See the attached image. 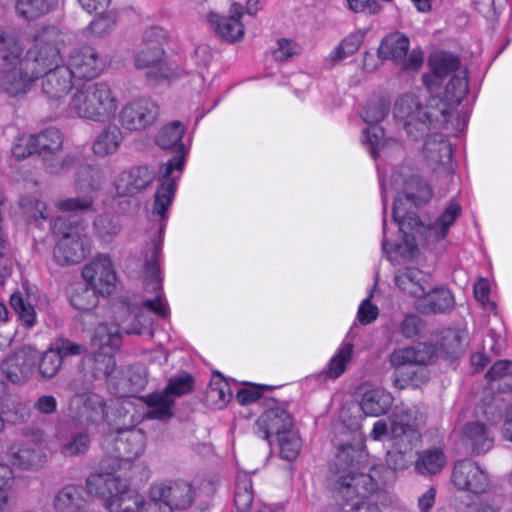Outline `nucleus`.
<instances>
[{
	"mask_svg": "<svg viewBox=\"0 0 512 512\" xmlns=\"http://www.w3.org/2000/svg\"><path fill=\"white\" fill-rule=\"evenodd\" d=\"M137 509L135 512H170V506L163 499V496L154 494V485L149 489V497L143 500L139 495Z\"/></svg>",
	"mask_w": 512,
	"mask_h": 512,
	"instance_id": "64",
	"label": "nucleus"
},
{
	"mask_svg": "<svg viewBox=\"0 0 512 512\" xmlns=\"http://www.w3.org/2000/svg\"><path fill=\"white\" fill-rule=\"evenodd\" d=\"M85 489L88 494L102 498L109 512H135L139 503V494L130 489L125 479L112 473L90 474Z\"/></svg>",
	"mask_w": 512,
	"mask_h": 512,
	"instance_id": "4",
	"label": "nucleus"
},
{
	"mask_svg": "<svg viewBox=\"0 0 512 512\" xmlns=\"http://www.w3.org/2000/svg\"><path fill=\"white\" fill-rule=\"evenodd\" d=\"M36 154L46 159L48 156L58 154L62 149L63 138L60 131L54 127L47 128L32 135Z\"/></svg>",
	"mask_w": 512,
	"mask_h": 512,
	"instance_id": "37",
	"label": "nucleus"
},
{
	"mask_svg": "<svg viewBox=\"0 0 512 512\" xmlns=\"http://www.w3.org/2000/svg\"><path fill=\"white\" fill-rule=\"evenodd\" d=\"M446 463L444 452L440 448L421 451L415 461V470L422 475L440 472Z\"/></svg>",
	"mask_w": 512,
	"mask_h": 512,
	"instance_id": "41",
	"label": "nucleus"
},
{
	"mask_svg": "<svg viewBox=\"0 0 512 512\" xmlns=\"http://www.w3.org/2000/svg\"><path fill=\"white\" fill-rule=\"evenodd\" d=\"M20 209L27 221L47 219L46 205L35 197H25L20 203Z\"/></svg>",
	"mask_w": 512,
	"mask_h": 512,
	"instance_id": "60",
	"label": "nucleus"
},
{
	"mask_svg": "<svg viewBox=\"0 0 512 512\" xmlns=\"http://www.w3.org/2000/svg\"><path fill=\"white\" fill-rule=\"evenodd\" d=\"M55 231L60 236L53 254L60 265L80 263L90 252V241L86 228L80 224H66L65 219L55 222Z\"/></svg>",
	"mask_w": 512,
	"mask_h": 512,
	"instance_id": "7",
	"label": "nucleus"
},
{
	"mask_svg": "<svg viewBox=\"0 0 512 512\" xmlns=\"http://www.w3.org/2000/svg\"><path fill=\"white\" fill-rule=\"evenodd\" d=\"M424 154L428 165L436 170L439 165H448L451 161L452 148L443 135H431L424 143Z\"/></svg>",
	"mask_w": 512,
	"mask_h": 512,
	"instance_id": "30",
	"label": "nucleus"
},
{
	"mask_svg": "<svg viewBox=\"0 0 512 512\" xmlns=\"http://www.w3.org/2000/svg\"><path fill=\"white\" fill-rule=\"evenodd\" d=\"M36 80L24 58L0 65V89L10 97L25 95Z\"/></svg>",
	"mask_w": 512,
	"mask_h": 512,
	"instance_id": "12",
	"label": "nucleus"
},
{
	"mask_svg": "<svg viewBox=\"0 0 512 512\" xmlns=\"http://www.w3.org/2000/svg\"><path fill=\"white\" fill-rule=\"evenodd\" d=\"M117 108V98L110 86L104 82L74 87L68 102L71 114L96 122L111 119Z\"/></svg>",
	"mask_w": 512,
	"mask_h": 512,
	"instance_id": "3",
	"label": "nucleus"
},
{
	"mask_svg": "<svg viewBox=\"0 0 512 512\" xmlns=\"http://www.w3.org/2000/svg\"><path fill=\"white\" fill-rule=\"evenodd\" d=\"M452 106L446 99L439 97H431L429 99L423 113L424 120L428 121V131L431 127L436 128L437 126L447 124Z\"/></svg>",
	"mask_w": 512,
	"mask_h": 512,
	"instance_id": "39",
	"label": "nucleus"
},
{
	"mask_svg": "<svg viewBox=\"0 0 512 512\" xmlns=\"http://www.w3.org/2000/svg\"><path fill=\"white\" fill-rule=\"evenodd\" d=\"M195 488L186 481H174L154 484V494L163 496L170 512L190 507L195 499Z\"/></svg>",
	"mask_w": 512,
	"mask_h": 512,
	"instance_id": "22",
	"label": "nucleus"
},
{
	"mask_svg": "<svg viewBox=\"0 0 512 512\" xmlns=\"http://www.w3.org/2000/svg\"><path fill=\"white\" fill-rule=\"evenodd\" d=\"M90 431L83 430L69 436L59 437V451L65 457H78L85 455L91 446Z\"/></svg>",
	"mask_w": 512,
	"mask_h": 512,
	"instance_id": "38",
	"label": "nucleus"
},
{
	"mask_svg": "<svg viewBox=\"0 0 512 512\" xmlns=\"http://www.w3.org/2000/svg\"><path fill=\"white\" fill-rule=\"evenodd\" d=\"M431 359L432 354L422 344L395 350L389 358L391 365L396 369L395 386L419 387L426 383L429 378L426 366Z\"/></svg>",
	"mask_w": 512,
	"mask_h": 512,
	"instance_id": "5",
	"label": "nucleus"
},
{
	"mask_svg": "<svg viewBox=\"0 0 512 512\" xmlns=\"http://www.w3.org/2000/svg\"><path fill=\"white\" fill-rule=\"evenodd\" d=\"M69 414L78 426L95 433L104 428L108 417V409L106 401L101 395L81 393L71 398Z\"/></svg>",
	"mask_w": 512,
	"mask_h": 512,
	"instance_id": "8",
	"label": "nucleus"
},
{
	"mask_svg": "<svg viewBox=\"0 0 512 512\" xmlns=\"http://www.w3.org/2000/svg\"><path fill=\"white\" fill-rule=\"evenodd\" d=\"M23 57V47L15 33L0 27V65Z\"/></svg>",
	"mask_w": 512,
	"mask_h": 512,
	"instance_id": "44",
	"label": "nucleus"
},
{
	"mask_svg": "<svg viewBox=\"0 0 512 512\" xmlns=\"http://www.w3.org/2000/svg\"><path fill=\"white\" fill-rule=\"evenodd\" d=\"M390 436L392 440L407 441L410 448L420 441L419 426L424 422V415L416 407L396 406L389 417Z\"/></svg>",
	"mask_w": 512,
	"mask_h": 512,
	"instance_id": "11",
	"label": "nucleus"
},
{
	"mask_svg": "<svg viewBox=\"0 0 512 512\" xmlns=\"http://www.w3.org/2000/svg\"><path fill=\"white\" fill-rule=\"evenodd\" d=\"M120 142V129L117 126H108L97 136L93 144V151L97 156L104 157L115 153Z\"/></svg>",
	"mask_w": 512,
	"mask_h": 512,
	"instance_id": "43",
	"label": "nucleus"
},
{
	"mask_svg": "<svg viewBox=\"0 0 512 512\" xmlns=\"http://www.w3.org/2000/svg\"><path fill=\"white\" fill-rule=\"evenodd\" d=\"M121 326L115 324H99L94 332L92 344L99 349L98 352H109L117 350L121 346Z\"/></svg>",
	"mask_w": 512,
	"mask_h": 512,
	"instance_id": "36",
	"label": "nucleus"
},
{
	"mask_svg": "<svg viewBox=\"0 0 512 512\" xmlns=\"http://www.w3.org/2000/svg\"><path fill=\"white\" fill-rule=\"evenodd\" d=\"M416 307L424 314L444 313L453 309L454 297L443 287L428 289L417 299Z\"/></svg>",
	"mask_w": 512,
	"mask_h": 512,
	"instance_id": "25",
	"label": "nucleus"
},
{
	"mask_svg": "<svg viewBox=\"0 0 512 512\" xmlns=\"http://www.w3.org/2000/svg\"><path fill=\"white\" fill-rule=\"evenodd\" d=\"M465 335L458 329H446L441 337L440 349L450 357H457L463 351Z\"/></svg>",
	"mask_w": 512,
	"mask_h": 512,
	"instance_id": "52",
	"label": "nucleus"
},
{
	"mask_svg": "<svg viewBox=\"0 0 512 512\" xmlns=\"http://www.w3.org/2000/svg\"><path fill=\"white\" fill-rule=\"evenodd\" d=\"M65 66L73 77L94 79L104 71L106 61L92 46L80 45L71 50Z\"/></svg>",
	"mask_w": 512,
	"mask_h": 512,
	"instance_id": "14",
	"label": "nucleus"
},
{
	"mask_svg": "<svg viewBox=\"0 0 512 512\" xmlns=\"http://www.w3.org/2000/svg\"><path fill=\"white\" fill-rule=\"evenodd\" d=\"M9 460L14 466L30 469L40 467L45 461V455L40 444L27 442L20 447L11 448Z\"/></svg>",
	"mask_w": 512,
	"mask_h": 512,
	"instance_id": "29",
	"label": "nucleus"
},
{
	"mask_svg": "<svg viewBox=\"0 0 512 512\" xmlns=\"http://www.w3.org/2000/svg\"><path fill=\"white\" fill-rule=\"evenodd\" d=\"M429 63L437 78H445L450 74L466 71L461 67L460 59L450 52H435L429 57Z\"/></svg>",
	"mask_w": 512,
	"mask_h": 512,
	"instance_id": "40",
	"label": "nucleus"
},
{
	"mask_svg": "<svg viewBox=\"0 0 512 512\" xmlns=\"http://www.w3.org/2000/svg\"><path fill=\"white\" fill-rule=\"evenodd\" d=\"M160 247L156 243L148 245L143 258V274L147 279V288L156 291L160 288L159 267L157 256Z\"/></svg>",
	"mask_w": 512,
	"mask_h": 512,
	"instance_id": "45",
	"label": "nucleus"
},
{
	"mask_svg": "<svg viewBox=\"0 0 512 512\" xmlns=\"http://www.w3.org/2000/svg\"><path fill=\"white\" fill-rule=\"evenodd\" d=\"M393 396L386 390L376 388L366 391L360 401V408L367 416L385 414L393 404Z\"/></svg>",
	"mask_w": 512,
	"mask_h": 512,
	"instance_id": "32",
	"label": "nucleus"
},
{
	"mask_svg": "<svg viewBox=\"0 0 512 512\" xmlns=\"http://www.w3.org/2000/svg\"><path fill=\"white\" fill-rule=\"evenodd\" d=\"M160 108L150 98L141 97L126 103L120 112L121 125L131 131L152 126L158 119Z\"/></svg>",
	"mask_w": 512,
	"mask_h": 512,
	"instance_id": "16",
	"label": "nucleus"
},
{
	"mask_svg": "<svg viewBox=\"0 0 512 512\" xmlns=\"http://www.w3.org/2000/svg\"><path fill=\"white\" fill-rule=\"evenodd\" d=\"M137 69H148L146 77L151 81L168 78L172 69L165 60V52L160 46L142 48L135 57Z\"/></svg>",
	"mask_w": 512,
	"mask_h": 512,
	"instance_id": "23",
	"label": "nucleus"
},
{
	"mask_svg": "<svg viewBox=\"0 0 512 512\" xmlns=\"http://www.w3.org/2000/svg\"><path fill=\"white\" fill-rule=\"evenodd\" d=\"M353 352V345L350 343L343 344L338 353L330 360L328 366V375L333 378L339 377L346 369L347 363L350 361Z\"/></svg>",
	"mask_w": 512,
	"mask_h": 512,
	"instance_id": "59",
	"label": "nucleus"
},
{
	"mask_svg": "<svg viewBox=\"0 0 512 512\" xmlns=\"http://www.w3.org/2000/svg\"><path fill=\"white\" fill-rule=\"evenodd\" d=\"M157 172L149 166L133 167L121 172L115 180L116 194L133 196L146 189L156 178Z\"/></svg>",
	"mask_w": 512,
	"mask_h": 512,
	"instance_id": "21",
	"label": "nucleus"
},
{
	"mask_svg": "<svg viewBox=\"0 0 512 512\" xmlns=\"http://www.w3.org/2000/svg\"><path fill=\"white\" fill-rule=\"evenodd\" d=\"M41 92L45 98L56 107L64 103L65 97L73 92V76L70 70L63 66L40 76Z\"/></svg>",
	"mask_w": 512,
	"mask_h": 512,
	"instance_id": "19",
	"label": "nucleus"
},
{
	"mask_svg": "<svg viewBox=\"0 0 512 512\" xmlns=\"http://www.w3.org/2000/svg\"><path fill=\"white\" fill-rule=\"evenodd\" d=\"M396 445L398 447L395 451H389L386 454L385 462L386 465L392 469L393 471L404 470L411 463V458L407 457V451H411L413 448L409 447L407 441L401 442L400 440H395Z\"/></svg>",
	"mask_w": 512,
	"mask_h": 512,
	"instance_id": "56",
	"label": "nucleus"
},
{
	"mask_svg": "<svg viewBox=\"0 0 512 512\" xmlns=\"http://www.w3.org/2000/svg\"><path fill=\"white\" fill-rule=\"evenodd\" d=\"M76 168L74 183L77 190L96 192L101 189L105 182V176L100 168L80 162Z\"/></svg>",
	"mask_w": 512,
	"mask_h": 512,
	"instance_id": "35",
	"label": "nucleus"
},
{
	"mask_svg": "<svg viewBox=\"0 0 512 512\" xmlns=\"http://www.w3.org/2000/svg\"><path fill=\"white\" fill-rule=\"evenodd\" d=\"M50 347L59 356L62 363L69 357L82 355L86 352L84 345L63 337L55 339Z\"/></svg>",
	"mask_w": 512,
	"mask_h": 512,
	"instance_id": "57",
	"label": "nucleus"
},
{
	"mask_svg": "<svg viewBox=\"0 0 512 512\" xmlns=\"http://www.w3.org/2000/svg\"><path fill=\"white\" fill-rule=\"evenodd\" d=\"M359 456L361 453L348 445L341 446L335 457V472L339 475L335 489L342 498V509L344 512H380L372 502L378 490V480L375 475L355 467L353 462Z\"/></svg>",
	"mask_w": 512,
	"mask_h": 512,
	"instance_id": "1",
	"label": "nucleus"
},
{
	"mask_svg": "<svg viewBox=\"0 0 512 512\" xmlns=\"http://www.w3.org/2000/svg\"><path fill=\"white\" fill-rule=\"evenodd\" d=\"M37 364L38 372L45 380L55 377L62 366L59 356L50 346L41 356L38 355Z\"/></svg>",
	"mask_w": 512,
	"mask_h": 512,
	"instance_id": "54",
	"label": "nucleus"
},
{
	"mask_svg": "<svg viewBox=\"0 0 512 512\" xmlns=\"http://www.w3.org/2000/svg\"><path fill=\"white\" fill-rule=\"evenodd\" d=\"M403 204L402 197H396L393 204V219L398 224L399 230L407 234L409 230H413L421 225L418 216L414 212H409Z\"/></svg>",
	"mask_w": 512,
	"mask_h": 512,
	"instance_id": "47",
	"label": "nucleus"
},
{
	"mask_svg": "<svg viewBox=\"0 0 512 512\" xmlns=\"http://www.w3.org/2000/svg\"><path fill=\"white\" fill-rule=\"evenodd\" d=\"M116 366L114 357L109 352H96L81 361V370L87 381L105 379L112 374Z\"/></svg>",
	"mask_w": 512,
	"mask_h": 512,
	"instance_id": "26",
	"label": "nucleus"
},
{
	"mask_svg": "<svg viewBox=\"0 0 512 512\" xmlns=\"http://www.w3.org/2000/svg\"><path fill=\"white\" fill-rule=\"evenodd\" d=\"M363 36L358 33L350 34L340 45L331 53V60L334 62L341 61L348 56L354 54L360 47Z\"/></svg>",
	"mask_w": 512,
	"mask_h": 512,
	"instance_id": "61",
	"label": "nucleus"
},
{
	"mask_svg": "<svg viewBox=\"0 0 512 512\" xmlns=\"http://www.w3.org/2000/svg\"><path fill=\"white\" fill-rule=\"evenodd\" d=\"M460 213V205L455 202H451L439 218L431 224V233H433L437 239L445 238L450 226L455 222Z\"/></svg>",
	"mask_w": 512,
	"mask_h": 512,
	"instance_id": "48",
	"label": "nucleus"
},
{
	"mask_svg": "<svg viewBox=\"0 0 512 512\" xmlns=\"http://www.w3.org/2000/svg\"><path fill=\"white\" fill-rule=\"evenodd\" d=\"M395 284L405 294L416 297L430 289L429 276L423 271L409 267L399 270L395 275Z\"/></svg>",
	"mask_w": 512,
	"mask_h": 512,
	"instance_id": "27",
	"label": "nucleus"
},
{
	"mask_svg": "<svg viewBox=\"0 0 512 512\" xmlns=\"http://www.w3.org/2000/svg\"><path fill=\"white\" fill-rule=\"evenodd\" d=\"M80 157L76 154H68L62 158L58 157V154L54 156H48L43 159L45 169L50 174H63L70 169L77 167L79 164Z\"/></svg>",
	"mask_w": 512,
	"mask_h": 512,
	"instance_id": "55",
	"label": "nucleus"
},
{
	"mask_svg": "<svg viewBox=\"0 0 512 512\" xmlns=\"http://www.w3.org/2000/svg\"><path fill=\"white\" fill-rule=\"evenodd\" d=\"M146 444V437L141 429H120L106 435L101 443L103 450L111 457L133 461L140 457Z\"/></svg>",
	"mask_w": 512,
	"mask_h": 512,
	"instance_id": "9",
	"label": "nucleus"
},
{
	"mask_svg": "<svg viewBox=\"0 0 512 512\" xmlns=\"http://www.w3.org/2000/svg\"><path fill=\"white\" fill-rule=\"evenodd\" d=\"M98 291L88 283H74L68 289L70 304L79 311H90L99 302Z\"/></svg>",
	"mask_w": 512,
	"mask_h": 512,
	"instance_id": "34",
	"label": "nucleus"
},
{
	"mask_svg": "<svg viewBox=\"0 0 512 512\" xmlns=\"http://www.w3.org/2000/svg\"><path fill=\"white\" fill-rule=\"evenodd\" d=\"M231 15L228 17H219L212 15L210 21L215 25L217 34L229 41L234 42L239 40L244 35V26L240 22L241 5L233 4L230 10Z\"/></svg>",
	"mask_w": 512,
	"mask_h": 512,
	"instance_id": "28",
	"label": "nucleus"
},
{
	"mask_svg": "<svg viewBox=\"0 0 512 512\" xmlns=\"http://www.w3.org/2000/svg\"><path fill=\"white\" fill-rule=\"evenodd\" d=\"M452 481L460 490L483 493L489 486V479L482 468L471 460H460L454 465Z\"/></svg>",
	"mask_w": 512,
	"mask_h": 512,
	"instance_id": "20",
	"label": "nucleus"
},
{
	"mask_svg": "<svg viewBox=\"0 0 512 512\" xmlns=\"http://www.w3.org/2000/svg\"><path fill=\"white\" fill-rule=\"evenodd\" d=\"M83 493L84 488L80 485H66L54 496L53 507L58 512H78L87 506Z\"/></svg>",
	"mask_w": 512,
	"mask_h": 512,
	"instance_id": "31",
	"label": "nucleus"
},
{
	"mask_svg": "<svg viewBox=\"0 0 512 512\" xmlns=\"http://www.w3.org/2000/svg\"><path fill=\"white\" fill-rule=\"evenodd\" d=\"M58 0H17L16 10L26 19H35L50 12Z\"/></svg>",
	"mask_w": 512,
	"mask_h": 512,
	"instance_id": "46",
	"label": "nucleus"
},
{
	"mask_svg": "<svg viewBox=\"0 0 512 512\" xmlns=\"http://www.w3.org/2000/svg\"><path fill=\"white\" fill-rule=\"evenodd\" d=\"M282 458L292 461L297 458L301 449V439L293 427L276 437Z\"/></svg>",
	"mask_w": 512,
	"mask_h": 512,
	"instance_id": "51",
	"label": "nucleus"
},
{
	"mask_svg": "<svg viewBox=\"0 0 512 512\" xmlns=\"http://www.w3.org/2000/svg\"><path fill=\"white\" fill-rule=\"evenodd\" d=\"M116 25V16L113 12L101 13L89 24V31L96 37H103L109 34Z\"/></svg>",
	"mask_w": 512,
	"mask_h": 512,
	"instance_id": "63",
	"label": "nucleus"
},
{
	"mask_svg": "<svg viewBox=\"0 0 512 512\" xmlns=\"http://www.w3.org/2000/svg\"><path fill=\"white\" fill-rule=\"evenodd\" d=\"M82 277L101 295L113 292L116 283V273L108 255L100 254L82 269Z\"/></svg>",
	"mask_w": 512,
	"mask_h": 512,
	"instance_id": "17",
	"label": "nucleus"
},
{
	"mask_svg": "<svg viewBox=\"0 0 512 512\" xmlns=\"http://www.w3.org/2000/svg\"><path fill=\"white\" fill-rule=\"evenodd\" d=\"M294 427L292 416L286 408L275 399L265 400V411L255 423V432L263 440L270 441L271 435L276 437Z\"/></svg>",
	"mask_w": 512,
	"mask_h": 512,
	"instance_id": "15",
	"label": "nucleus"
},
{
	"mask_svg": "<svg viewBox=\"0 0 512 512\" xmlns=\"http://www.w3.org/2000/svg\"><path fill=\"white\" fill-rule=\"evenodd\" d=\"M121 228L119 217L109 213L98 215L94 221V230L103 239L118 235Z\"/></svg>",
	"mask_w": 512,
	"mask_h": 512,
	"instance_id": "53",
	"label": "nucleus"
},
{
	"mask_svg": "<svg viewBox=\"0 0 512 512\" xmlns=\"http://www.w3.org/2000/svg\"><path fill=\"white\" fill-rule=\"evenodd\" d=\"M10 305L18 314L19 319L28 327H32L36 322V312L34 307L26 302L21 294L14 293L10 297Z\"/></svg>",
	"mask_w": 512,
	"mask_h": 512,
	"instance_id": "58",
	"label": "nucleus"
},
{
	"mask_svg": "<svg viewBox=\"0 0 512 512\" xmlns=\"http://www.w3.org/2000/svg\"><path fill=\"white\" fill-rule=\"evenodd\" d=\"M37 360L36 348L26 345L2 362L1 371L12 383H24L32 376Z\"/></svg>",
	"mask_w": 512,
	"mask_h": 512,
	"instance_id": "18",
	"label": "nucleus"
},
{
	"mask_svg": "<svg viewBox=\"0 0 512 512\" xmlns=\"http://www.w3.org/2000/svg\"><path fill=\"white\" fill-rule=\"evenodd\" d=\"M144 403L149 407L147 418L167 421L173 416L175 401L164 390L146 395Z\"/></svg>",
	"mask_w": 512,
	"mask_h": 512,
	"instance_id": "33",
	"label": "nucleus"
},
{
	"mask_svg": "<svg viewBox=\"0 0 512 512\" xmlns=\"http://www.w3.org/2000/svg\"><path fill=\"white\" fill-rule=\"evenodd\" d=\"M409 38L401 32L387 34L380 42L377 56L381 60H392L406 70H418L423 63V52L412 50L409 54Z\"/></svg>",
	"mask_w": 512,
	"mask_h": 512,
	"instance_id": "10",
	"label": "nucleus"
},
{
	"mask_svg": "<svg viewBox=\"0 0 512 512\" xmlns=\"http://www.w3.org/2000/svg\"><path fill=\"white\" fill-rule=\"evenodd\" d=\"M393 113L409 136L417 139L428 132V121L423 117L424 107L416 95L400 96L395 102Z\"/></svg>",
	"mask_w": 512,
	"mask_h": 512,
	"instance_id": "13",
	"label": "nucleus"
},
{
	"mask_svg": "<svg viewBox=\"0 0 512 512\" xmlns=\"http://www.w3.org/2000/svg\"><path fill=\"white\" fill-rule=\"evenodd\" d=\"M468 89L466 71H460L457 74H453L446 85L445 99L453 106H457L467 94Z\"/></svg>",
	"mask_w": 512,
	"mask_h": 512,
	"instance_id": "49",
	"label": "nucleus"
},
{
	"mask_svg": "<svg viewBox=\"0 0 512 512\" xmlns=\"http://www.w3.org/2000/svg\"><path fill=\"white\" fill-rule=\"evenodd\" d=\"M163 390L175 401L177 397L186 395L193 390V378L188 374L172 377Z\"/></svg>",
	"mask_w": 512,
	"mask_h": 512,
	"instance_id": "62",
	"label": "nucleus"
},
{
	"mask_svg": "<svg viewBox=\"0 0 512 512\" xmlns=\"http://www.w3.org/2000/svg\"><path fill=\"white\" fill-rule=\"evenodd\" d=\"M461 442L471 454L480 455L488 452L494 445L491 430L480 422H468L461 430Z\"/></svg>",
	"mask_w": 512,
	"mask_h": 512,
	"instance_id": "24",
	"label": "nucleus"
},
{
	"mask_svg": "<svg viewBox=\"0 0 512 512\" xmlns=\"http://www.w3.org/2000/svg\"><path fill=\"white\" fill-rule=\"evenodd\" d=\"M432 196L428 184L420 177L413 176L405 183V196L402 197L403 204L420 206L427 203Z\"/></svg>",
	"mask_w": 512,
	"mask_h": 512,
	"instance_id": "42",
	"label": "nucleus"
},
{
	"mask_svg": "<svg viewBox=\"0 0 512 512\" xmlns=\"http://www.w3.org/2000/svg\"><path fill=\"white\" fill-rule=\"evenodd\" d=\"M183 133L182 123L174 121L162 127L156 137V143L162 149H176V155L161 165L158 171L160 186L155 194L154 213L160 217H164L173 201L176 182L184 167L185 150L181 142Z\"/></svg>",
	"mask_w": 512,
	"mask_h": 512,
	"instance_id": "2",
	"label": "nucleus"
},
{
	"mask_svg": "<svg viewBox=\"0 0 512 512\" xmlns=\"http://www.w3.org/2000/svg\"><path fill=\"white\" fill-rule=\"evenodd\" d=\"M62 33L55 27L43 29L36 37L35 43L24 55L33 74L39 79L41 75L65 66L60 53Z\"/></svg>",
	"mask_w": 512,
	"mask_h": 512,
	"instance_id": "6",
	"label": "nucleus"
},
{
	"mask_svg": "<svg viewBox=\"0 0 512 512\" xmlns=\"http://www.w3.org/2000/svg\"><path fill=\"white\" fill-rule=\"evenodd\" d=\"M253 486L251 478L247 474L239 475L236 482L234 504L241 511H247L253 502Z\"/></svg>",
	"mask_w": 512,
	"mask_h": 512,
	"instance_id": "50",
	"label": "nucleus"
}]
</instances>
